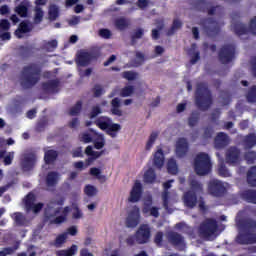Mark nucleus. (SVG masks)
Here are the masks:
<instances>
[{"mask_svg":"<svg viewBox=\"0 0 256 256\" xmlns=\"http://www.w3.org/2000/svg\"><path fill=\"white\" fill-rule=\"evenodd\" d=\"M38 81H41V67L36 63L24 66L21 71L20 85L23 89L35 87Z\"/></svg>","mask_w":256,"mask_h":256,"instance_id":"obj_1","label":"nucleus"},{"mask_svg":"<svg viewBox=\"0 0 256 256\" xmlns=\"http://www.w3.org/2000/svg\"><path fill=\"white\" fill-rule=\"evenodd\" d=\"M194 99L195 105L200 111H209L211 105H213V94H211V90L205 83L197 84Z\"/></svg>","mask_w":256,"mask_h":256,"instance_id":"obj_2","label":"nucleus"},{"mask_svg":"<svg viewBox=\"0 0 256 256\" xmlns=\"http://www.w3.org/2000/svg\"><path fill=\"white\" fill-rule=\"evenodd\" d=\"M242 232L237 236V242L240 245H253L256 243V234L253 233L256 229V220L252 218L244 219L240 222Z\"/></svg>","mask_w":256,"mask_h":256,"instance_id":"obj_3","label":"nucleus"},{"mask_svg":"<svg viewBox=\"0 0 256 256\" xmlns=\"http://www.w3.org/2000/svg\"><path fill=\"white\" fill-rule=\"evenodd\" d=\"M191 190L186 191L183 194V203L188 209H195L197 207V195H203L204 189L203 184L199 180L192 179L189 182Z\"/></svg>","mask_w":256,"mask_h":256,"instance_id":"obj_4","label":"nucleus"},{"mask_svg":"<svg viewBox=\"0 0 256 256\" xmlns=\"http://www.w3.org/2000/svg\"><path fill=\"white\" fill-rule=\"evenodd\" d=\"M213 165L211 164V158L209 154L200 152L194 159V170L197 175L201 177L209 175Z\"/></svg>","mask_w":256,"mask_h":256,"instance_id":"obj_5","label":"nucleus"},{"mask_svg":"<svg viewBox=\"0 0 256 256\" xmlns=\"http://www.w3.org/2000/svg\"><path fill=\"white\" fill-rule=\"evenodd\" d=\"M95 125L99 127L102 131H106L107 135L115 139L117 133L121 131L120 124H111V119L107 117H100L95 120Z\"/></svg>","mask_w":256,"mask_h":256,"instance_id":"obj_6","label":"nucleus"},{"mask_svg":"<svg viewBox=\"0 0 256 256\" xmlns=\"http://www.w3.org/2000/svg\"><path fill=\"white\" fill-rule=\"evenodd\" d=\"M200 25L208 37H217L221 33L219 22L212 17L201 19Z\"/></svg>","mask_w":256,"mask_h":256,"instance_id":"obj_7","label":"nucleus"},{"mask_svg":"<svg viewBox=\"0 0 256 256\" xmlns=\"http://www.w3.org/2000/svg\"><path fill=\"white\" fill-rule=\"evenodd\" d=\"M231 28L238 37H241V35H247V33L256 35V16L250 21L249 28H247V25L239 21L232 22Z\"/></svg>","mask_w":256,"mask_h":256,"instance_id":"obj_8","label":"nucleus"},{"mask_svg":"<svg viewBox=\"0 0 256 256\" xmlns=\"http://www.w3.org/2000/svg\"><path fill=\"white\" fill-rule=\"evenodd\" d=\"M208 193H210L212 197H225L227 188L221 180L212 179L208 182Z\"/></svg>","mask_w":256,"mask_h":256,"instance_id":"obj_9","label":"nucleus"},{"mask_svg":"<svg viewBox=\"0 0 256 256\" xmlns=\"http://www.w3.org/2000/svg\"><path fill=\"white\" fill-rule=\"evenodd\" d=\"M218 59L222 65H227L235 59V46L226 44L218 52Z\"/></svg>","mask_w":256,"mask_h":256,"instance_id":"obj_10","label":"nucleus"},{"mask_svg":"<svg viewBox=\"0 0 256 256\" xmlns=\"http://www.w3.org/2000/svg\"><path fill=\"white\" fill-rule=\"evenodd\" d=\"M135 239L138 245H145L151 241V227L149 224H141L135 232Z\"/></svg>","mask_w":256,"mask_h":256,"instance_id":"obj_11","label":"nucleus"},{"mask_svg":"<svg viewBox=\"0 0 256 256\" xmlns=\"http://www.w3.org/2000/svg\"><path fill=\"white\" fill-rule=\"evenodd\" d=\"M219 229L217 220L209 218L200 225V233L203 237L209 238L215 235V232Z\"/></svg>","mask_w":256,"mask_h":256,"instance_id":"obj_12","label":"nucleus"},{"mask_svg":"<svg viewBox=\"0 0 256 256\" xmlns=\"http://www.w3.org/2000/svg\"><path fill=\"white\" fill-rule=\"evenodd\" d=\"M36 163L37 155L35 153H28L23 155L20 161V167L24 173H29V171H33Z\"/></svg>","mask_w":256,"mask_h":256,"instance_id":"obj_13","label":"nucleus"},{"mask_svg":"<svg viewBox=\"0 0 256 256\" xmlns=\"http://www.w3.org/2000/svg\"><path fill=\"white\" fill-rule=\"evenodd\" d=\"M175 153L178 159H183L184 157H187V153H189V141H187V138H178L175 145Z\"/></svg>","mask_w":256,"mask_h":256,"instance_id":"obj_14","label":"nucleus"},{"mask_svg":"<svg viewBox=\"0 0 256 256\" xmlns=\"http://www.w3.org/2000/svg\"><path fill=\"white\" fill-rule=\"evenodd\" d=\"M225 159L228 165H237L241 161V150L235 146H231L226 151Z\"/></svg>","mask_w":256,"mask_h":256,"instance_id":"obj_15","label":"nucleus"},{"mask_svg":"<svg viewBox=\"0 0 256 256\" xmlns=\"http://www.w3.org/2000/svg\"><path fill=\"white\" fill-rule=\"evenodd\" d=\"M142 195H143V185L141 184V182L137 180L132 187L128 201L130 203H137L141 201Z\"/></svg>","mask_w":256,"mask_h":256,"instance_id":"obj_16","label":"nucleus"},{"mask_svg":"<svg viewBox=\"0 0 256 256\" xmlns=\"http://www.w3.org/2000/svg\"><path fill=\"white\" fill-rule=\"evenodd\" d=\"M168 243L174 247H183L185 245V237L175 231H170L167 233Z\"/></svg>","mask_w":256,"mask_h":256,"instance_id":"obj_17","label":"nucleus"},{"mask_svg":"<svg viewBox=\"0 0 256 256\" xmlns=\"http://www.w3.org/2000/svg\"><path fill=\"white\" fill-rule=\"evenodd\" d=\"M53 211V209H48L45 210V219L46 221H50V223L55 224V225H59L61 223H65V215H61V216H57L56 218L53 219V217H55V215H59V210H54L53 211V215L49 214ZM53 219V220H52Z\"/></svg>","mask_w":256,"mask_h":256,"instance_id":"obj_18","label":"nucleus"},{"mask_svg":"<svg viewBox=\"0 0 256 256\" xmlns=\"http://www.w3.org/2000/svg\"><path fill=\"white\" fill-rule=\"evenodd\" d=\"M227 145H229V136L224 132L218 133L214 139V147L216 149H225Z\"/></svg>","mask_w":256,"mask_h":256,"instance_id":"obj_19","label":"nucleus"},{"mask_svg":"<svg viewBox=\"0 0 256 256\" xmlns=\"http://www.w3.org/2000/svg\"><path fill=\"white\" fill-rule=\"evenodd\" d=\"M139 209L132 210L127 219H126V227L135 228L137 225H139Z\"/></svg>","mask_w":256,"mask_h":256,"instance_id":"obj_20","label":"nucleus"},{"mask_svg":"<svg viewBox=\"0 0 256 256\" xmlns=\"http://www.w3.org/2000/svg\"><path fill=\"white\" fill-rule=\"evenodd\" d=\"M60 82L58 79L50 80L42 83V89L46 93H57L59 91Z\"/></svg>","mask_w":256,"mask_h":256,"instance_id":"obj_21","label":"nucleus"},{"mask_svg":"<svg viewBox=\"0 0 256 256\" xmlns=\"http://www.w3.org/2000/svg\"><path fill=\"white\" fill-rule=\"evenodd\" d=\"M93 59V56L89 52H80L77 57V65L79 67H87L89 63H91V60Z\"/></svg>","mask_w":256,"mask_h":256,"instance_id":"obj_22","label":"nucleus"},{"mask_svg":"<svg viewBox=\"0 0 256 256\" xmlns=\"http://www.w3.org/2000/svg\"><path fill=\"white\" fill-rule=\"evenodd\" d=\"M153 165L157 169H161L165 165V154L163 149H158L154 154Z\"/></svg>","mask_w":256,"mask_h":256,"instance_id":"obj_23","label":"nucleus"},{"mask_svg":"<svg viewBox=\"0 0 256 256\" xmlns=\"http://www.w3.org/2000/svg\"><path fill=\"white\" fill-rule=\"evenodd\" d=\"M111 113L116 115V117H123V110L121 109V99L114 98L111 101Z\"/></svg>","mask_w":256,"mask_h":256,"instance_id":"obj_24","label":"nucleus"},{"mask_svg":"<svg viewBox=\"0 0 256 256\" xmlns=\"http://www.w3.org/2000/svg\"><path fill=\"white\" fill-rule=\"evenodd\" d=\"M30 3L28 0L22 1L18 6L15 8V13L19 15V17H27L29 13Z\"/></svg>","mask_w":256,"mask_h":256,"instance_id":"obj_25","label":"nucleus"},{"mask_svg":"<svg viewBox=\"0 0 256 256\" xmlns=\"http://www.w3.org/2000/svg\"><path fill=\"white\" fill-rule=\"evenodd\" d=\"M60 175L58 172L51 171L46 176V185L47 187H57L59 183Z\"/></svg>","mask_w":256,"mask_h":256,"instance_id":"obj_26","label":"nucleus"},{"mask_svg":"<svg viewBox=\"0 0 256 256\" xmlns=\"http://www.w3.org/2000/svg\"><path fill=\"white\" fill-rule=\"evenodd\" d=\"M95 133H97V131L90 128L87 132H82L79 135V140L81 143H93Z\"/></svg>","mask_w":256,"mask_h":256,"instance_id":"obj_27","label":"nucleus"},{"mask_svg":"<svg viewBox=\"0 0 256 256\" xmlns=\"http://www.w3.org/2000/svg\"><path fill=\"white\" fill-rule=\"evenodd\" d=\"M58 45H59V42H57V40L55 39L50 41L45 40L41 45V49L42 51H47V53H53V51L57 49Z\"/></svg>","mask_w":256,"mask_h":256,"instance_id":"obj_28","label":"nucleus"},{"mask_svg":"<svg viewBox=\"0 0 256 256\" xmlns=\"http://www.w3.org/2000/svg\"><path fill=\"white\" fill-rule=\"evenodd\" d=\"M59 153L56 150H47L44 154V161L46 165H53L57 161Z\"/></svg>","mask_w":256,"mask_h":256,"instance_id":"obj_29","label":"nucleus"},{"mask_svg":"<svg viewBox=\"0 0 256 256\" xmlns=\"http://www.w3.org/2000/svg\"><path fill=\"white\" fill-rule=\"evenodd\" d=\"M183 22L179 19H174L172 22L171 27L166 31L167 37H172L179 29H182Z\"/></svg>","mask_w":256,"mask_h":256,"instance_id":"obj_30","label":"nucleus"},{"mask_svg":"<svg viewBox=\"0 0 256 256\" xmlns=\"http://www.w3.org/2000/svg\"><path fill=\"white\" fill-rule=\"evenodd\" d=\"M243 145L245 149H253L256 145V134L250 133L246 135L243 139Z\"/></svg>","mask_w":256,"mask_h":256,"instance_id":"obj_31","label":"nucleus"},{"mask_svg":"<svg viewBox=\"0 0 256 256\" xmlns=\"http://www.w3.org/2000/svg\"><path fill=\"white\" fill-rule=\"evenodd\" d=\"M92 143L94 145V149H103V147H105V136L96 132L94 134Z\"/></svg>","mask_w":256,"mask_h":256,"instance_id":"obj_32","label":"nucleus"},{"mask_svg":"<svg viewBox=\"0 0 256 256\" xmlns=\"http://www.w3.org/2000/svg\"><path fill=\"white\" fill-rule=\"evenodd\" d=\"M25 33H31V27L27 22H21L18 29L15 31V35L18 39H21Z\"/></svg>","mask_w":256,"mask_h":256,"instance_id":"obj_33","label":"nucleus"},{"mask_svg":"<svg viewBox=\"0 0 256 256\" xmlns=\"http://www.w3.org/2000/svg\"><path fill=\"white\" fill-rule=\"evenodd\" d=\"M18 52L22 59H28V57H31V55H33V46H20L18 47Z\"/></svg>","mask_w":256,"mask_h":256,"instance_id":"obj_34","label":"nucleus"},{"mask_svg":"<svg viewBox=\"0 0 256 256\" xmlns=\"http://www.w3.org/2000/svg\"><path fill=\"white\" fill-rule=\"evenodd\" d=\"M242 198L244 201H247V203L256 205V190H245L242 193Z\"/></svg>","mask_w":256,"mask_h":256,"instance_id":"obj_35","label":"nucleus"},{"mask_svg":"<svg viewBox=\"0 0 256 256\" xmlns=\"http://www.w3.org/2000/svg\"><path fill=\"white\" fill-rule=\"evenodd\" d=\"M247 183L250 187H256V166H252L247 172Z\"/></svg>","mask_w":256,"mask_h":256,"instance_id":"obj_36","label":"nucleus"},{"mask_svg":"<svg viewBox=\"0 0 256 256\" xmlns=\"http://www.w3.org/2000/svg\"><path fill=\"white\" fill-rule=\"evenodd\" d=\"M167 171L170 175H177L179 173V167L177 166V161L175 159L171 158L168 160Z\"/></svg>","mask_w":256,"mask_h":256,"instance_id":"obj_37","label":"nucleus"},{"mask_svg":"<svg viewBox=\"0 0 256 256\" xmlns=\"http://www.w3.org/2000/svg\"><path fill=\"white\" fill-rule=\"evenodd\" d=\"M45 16V12L39 6H36L34 9V24L39 25L43 22V17Z\"/></svg>","mask_w":256,"mask_h":256,"instance_id":"obj_38","label":"nucleus"},{"mask_svg":"<svg viewBox=\"0 0 256 256\" xmlns=\"http://www.w3.org/2000/svg\"><path fill=\"white\" fill-rule=\"evenodd\" d=\"M157 179V174H155V170L153 168H149L144 173V183H155V180Z\"/></svg>","mask_w":256,"mask_h":256,"instance_id":"obj_39","label":"nucleus"},{"mask_svg":"<svg viewBox=\"0 0 256 256\" xmlns=\"http://www.w3.org/2000/svg\"><path fill=\"white\" fill-rule=\"evenodd\" d=\"M199 119H201V113H199L197 110L192 111L188 118L189 127H195L197 123H199Z\"/></svg>","mask_w":256,"mask_h":256,"instance_id":"obj_40","label":"nucleus"},{"mask_svg":"<svg viewBox=\"0 0 256 256\" xmlns=\"http://www.w3.org/2000/svg\"><path fill=\"white\" fill-rule=\"evenodd\" d=\"M83 109V102L81 100L77 101L74 106H72L69 110V115L71 117H77L79 113H81Z\"/></svg>","mask_w":256,"mask_h":256,"instance_id":"obj_41","label":"nucleus"},{"mask_svg":"<svg viewBox=\"0 0 256 256\" xmlns=\"http://www.w3.org/2000/svg\"><path fill=\"white\" fill-rule=\"evenodd\" d=\"M115 27L119 29V31H125L127 27H129V20L127 18H117L115 20Z\"/></svg>","mask_w":256,"mask_h":256,"instance_id":"obj_42","label":"nucleus"},{"mask_svg":"<svg viewBox=\"0 0 256 256\" xmlns=\"http://www.w3.org/2000/svg\"><path fill=\"white\" fill-rule=\"evenodd\" d=\"M149 211H150V215L152 217H155V218L159 217V208L158 207H152L151 208V204H145L143 209H142V212L143 213H149Z\"/></svg>","mask_w":256,"mask_h":256,"instance_id":"obj_43","label":"nucleus"},{"mask_svg":"<svg viewBox=\"0 0 256 256\" xmlns=\"http://www.w3.org/2000/svg\"><path fill=\"white\" fill-rule=\"evenodd\" d=\"M49 125V120L47 117H42L36 124V131L38 133H41L42 131H45V128Z\"/></svg>","mask_w":256,"mask_h":256,"instance_id":"obj_44","label":"nucleus"},{"mask_svg":"<svg viewBox=\"0 0 256 256\" xmlns=\"http://www.w3.org/2000/svg\"><path fill=\"white\" fill-rule=\"evenodd\" d=\"M35 205V194L28 193L25 197V207L27 211H31L32 206Z\"/></svg>","mask_w":256,"mask_h":256,"instance_id":"obj_45","label":"nucleus"},{"mask_svg":"<svg viewBox=\"0 0 256 256\" xmlns=\"http://www.w3.org/2000/svg\"><path fill=\"white\" fill-rule=\"evenodd\" d=\"M246 99L248 103H256V85L249 88L246 94Z\"/></svg>","mask_w":256,"mask_h":256,"instance_id":"obj_46","label":"nucleus"},{"mask_svg":"<svg viewBox=\"0 0 256 256\" xmlns=\"http://www.w3.org/2000/svg\"><path fill=\"white\" fill-rule=\"evenodd\" d=\"M143 35H145V31L143 28H138L132 35H131V43L135 45L137 43V39H142Z\"/></svg>","mask_w":256,"mask_h":256,"instance_id":"obj_47","label":"nucleus"},{"mask_svg":"<svg viewBox=\"0 0 256 256\" xmlns=\"http://www.w3.org/2000/svg\"><path fill=\"white\" fill-rule=\"evenodd\" d=\"M48 17L50 21H55L59 17V8L56 5H52L48 11Z\"/></svg>","mask_w":256,"mask_h":256,"instance_id":"obj_48","label":"nucleus"},{"mask_svg":"<svg viewBox=\"0 0 256 256\" xmlns=\"http://www.w3.org/2000/svg\"><path fill=\"white\" fill-rule=\"evenodd\" d=\"M157 137H159V132H152L147 143H146V151H151V147L155 144V141H157Z\"/></svg>","mask_w":256,"mask_h":256,"instance_id":"obj_49","label":"nucleus"},{"mask_svg":"<svg viewBox=\"0 0 256 256\" xmlns=\"http://www.w3.org/2000/svg\"><path fill=\"white\" fill-rule=\"evenodd\" d=\"M12 217H13L16 225H18L19 227H23V225H25L26 219H25V216H23L22 213L15 212Z\"/></svg>","mask_w":256,"mask_h":256,"instance_id":"obj_50","label":"nucleus"},{"mask_svg":"<svg viewBox=\"0 0 256 256\" xmlns=\"http://www.w3.org/2000/svg\"><path fill=\"white\" fill-rule=\"evenodd\" d=\"M208 5L209 3H207L205 0H197L195 2L196 9L201 11V13H207V9H209Z\"/></svg>","mask_w":256,"mask_h":256,"instance_id":"obj_51","label":"nucleus"},{"mask_svg":"<svg viewBox=\"0 0 256 256\" xmlns=\"http://www.w3.org/2000/svg\"><path fill=\"white\" fill-rule=\"evenodd\" d=\"M218 175H220V177H231V173L229 172V169H227V166H225L224 162H221L218 165Z\"/></svg>","mask_w":256,"mask_h":256,"instance_id":"obj_52","label":"nucleus"},{"mask_svg":"<svg viewBox=\"0 0 256 256\" xmlns=\"http://www.w3.org/2000/svg\"><path fill=\"white\" fill-rule=\"evenodd\" d=\"M123 79H126L127 81H135L139 77V73L135 71H124L122 73Z\"/></svg>","mask_w":256,"mask_h":256,"instance_id":"obj_53","label":"nucleus"},{"mask_svg":"<svg viewBox=\"0 0 256 256\" xmlns=\"http://www.w3.org/2000/svg\"><path fill=\"white\" fill-rule=\"evenodd\" d=\"M136 60L134 61V67H140L145 63V54L143 52L137 51L135 54Z\"/></svg>","mask_w":256,"mask_h":256,"instance_id":"obj_54","label":"nucleus"},{"mask_svg":"<svg viewBox=\"0 0 256 256\" xmlns=\"http://www.w3.org/2000/svg\"><path fill=\"white\" fill-rule=\"evenodd\" d=\"M84 193L87 195V197H95V195H97V188L91 184H88L84 188Z\"/></svg>","mask_w":256,"mask_h":256,"instance_id":"obj_55","label":"nucleus"},{"mask_svg":"<svg viewBox=\"0 0 256 256\" xmlns=\"http://www.w3.org/2000/svg\"><path fill=\"white\" fill-rule=\"evenodd\" d=\"M244 159L247 161L249 165H253L256 160V152L255 151H248L244 154Z\"/></svg>","mask_w":256,"mask_h":256,"instance_id":"obj_56","label":"nucleus"},{"mask_svg":"<svg viewBox=\"0 0 256 256\" xmlns=\"http://www.w3.org/2000/svg\"><path fill=\"white\" fill-rule=\"evenodd\" d=\"M133 91H135V88L133 86H125L120 91L121 97H131L133 95Z\"/></svg>","mask_w":256,"mask_h":256,"instance_id":"obj_57","label":"nucleus"},{"mask_svg":"<svg viewBox=\"0 0 256 256\" xmlns=\"http://www.w3.org/2000/svg\"><path fill=\"white\" fill-rule=\"evenodd\" d=\"M162 200H163V207L168 213H171V210L169 209V191L164 190L162 194Z\"/></svg>","mask_w":256,"mask_h":256,"instance_id":"obj_58","label":"nucleus"},{"mask_svg":"<svg viewBox=\"0 0 256 256\" xmlns=\"http://www.w3.org/2000/svg\"><path fill=\"white\" fill-rule=\"evenodd\" d=\"M163 237H164L163 232L158 231L154 236L155 245H157L158 247H163Z\"/></svg>","mask_w":256,"mask_h":256,"instance_id":"obj_59","label":"nucleus"},{"mask_svg":"<svg viewBox=\"0 0 256 256\" xmlns=\"http://www.w3.org/2000/svg\"><path fill=\"white\" fill-rule=\"evenodd\" d=\"M220 95L222 98V105H229V103H231V93H229V91H222Z\"/></svg>","mask_w":256,"mask_h":256,"instance_id":"obj_60","label":"nucleus"},{"mask_svg":"<svg viewBox=\"0 0 256 256\" xmlns=\"http://www.w3.org/2000/svg\"><path fill=\"white\" fill-rule=\"evenodd\" d=\"M92 93L94 97H101V95L105 93V90L103 89V86H101L100 84H96L94 86V89H92Z\"/></svg>","mask_w":256,"mask_h":256,"instance_id":"obj_61","label":"nucleus"},{"mask_svg":"<svg viewBox=\"0 0 256 256\" xmlns=\"http://www.w3.org/2000/svg\"><path fill=\"white\" fill-rule=\"evenodd\" d=\"M101 113H102L101 106H94L92 107V110L89 114V118L95 119V117H98L99 115H101Z\"/></svg>","mask_w":256,"mask_h":256,"instance_id":"obj_62","label":"nucleus"},{"mask_svg":"<svg viewBox=\"0 0 256 256\" xmlns=\"http://www.w3.org/2000/svg\"><path fill=\"white\" fill-rule=\"evenodd\" d=\"M13 159H15V152H8L7 155L4 156V165H11L13 163Z\"/></svg>","mask_w":256,"mask_h":256,"instance_id":"obj_63","label":"nucleus"},{"mask_svg":"<svg viewBox=\"0 0 256 256\" xmlns=\"http://www.w3.org/2000/svg\"><path fill=\"white\" fill-rule=\"evenodd\" d=\"M65 243V233L60 234L55 242L53 243L54 247H61Z\"/></svg>","mask_w":256,"mask_h":256,"instance_id":"obj_64","label":"nucleus"}]
</instances>
